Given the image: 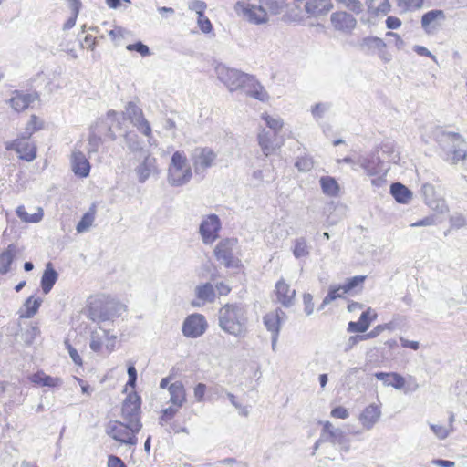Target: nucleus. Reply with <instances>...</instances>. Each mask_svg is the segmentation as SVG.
<instances>
[{
	"instance_id": "f257e3e1",
	"label": "nucleus",
	"mask_w": 467,
	"mask_h": 467,
	"mask_svg": "<svg viewBox=\"0 0 467 467\" xmlns=\"http://www.w3.org/2000/svg\"><path fill=\"white\" fill-rule=\"evenodd\" d=\"M126 312V306L105 296L90 298L87 317L98 324L114 321Z\"/></svg>"
},
{
	"instance_id": "f03ea898",
	"label": "nucleus",
	"mask_w": 467,
	"mask_h": 467,
	"mask_svg": "<svg viewBox=\"0 0 467 467\" xmlns=\"http://www.w3.org/2000/svg\"><path fill=\"white\" fill-rule=\"evenodd\" d=\"M246 316L244 306L226 304L219 310V326L226 333L234 337H244L246 333Z\"/></svg>"
},
{
	"instance_id": "7ed1b4c3",
	"label": "nucleus",
	"mask_w": 467,
	"mask_h": 467,
	"mask_svg": "<svg viewBox=\"0 0 467 467\" xmlns=\"http://www.w3.org/2000/svg\"><path fill=\"white\" fill-rule=\"evenodd\" d=\"M142 427L120 420H110L105 427L106 434L119 445L133 448L138 444L137 435Z\"/></svg>"
},
{
	"instance_id": "20e7f679",
	"label": "nucleus",
	"mask_w": 467,
	"mask_h": 467,
	"mask_svg": "<svg viewBox=\"0 0 467 467\" xmlns=\"http://www.w3.org/2000/svg\"><path fill=\"white\" fill-rule=\"evenodd\" d=\"M192 177V167L183 151H175L168 167L167 181L174 187L187 184Z\"/></svg>"
},
{
	"instance_id": "39448f33",
	"label": "nucleus",
	"mask_w": 467,
	"mask_h": 467,
	"mask_svg": "<svg viewBox=\"0 0 467 467\" xmlns=\"http://www.w3.org/2000/svg\"><path fill=\"white\" fill-rule=\"evenodd\" d=\"M437 140L444 150L452 154L453 163H457L466 158V143L460 134L440 131L437 134Z\"/></svg>"
},
{
	"instance_id": "423d86ee",
	"label": "nucleus",
	"mask_w": 467,
	"mask_h": 467,
	"mask_svg": "<svg viewBox=\"0 0 467 467\" xmlns=\"http://www.w3.org/2000/svg\"><path fill=\"white\" fill-rule=\"evenodd\" d=\"M358 49L367 56H378L384 63H389L392 59L391 54L387 50V44L378 36L363 37L358 43Z\"/></svg>"
},
{
	"instance_id": "0eeeda50",
	"label": "nucleus",
	"mask_w": 467,
	"mask_h": 467,
	"mask_svg": "<svg viewBox=\"0 0 467 467\" xmlns=\"http://www.w3.org/2000/svg\"><path fill=\"white\" fill-rule=\"evenodd\" d=\"M215 72L218 79L223 83L231 92L242 88L248 78V74L235 68L228 67L225 65H218L215 67Z\"/></svg>"
},
{
	"instance_id": "6e6552de",
	"label": "nucleus",
	"mask_w": 467,
	"mask_h": 467,
	"mask_svg": "<svg viewBox=\"0 0 467 467\" xmlns=\"http://www.w3.org/2000/svg\"><path fill=\"white\" fill-rule=\"evenodd\" d=\"M191 161L196 175H203L214 165L217 154L209 147H196L191 152Z\"/></svg>"
},
{
	"instance_id": "1a4fd4ad",
	"label": "nucleus",
	"mask_w": 467,
	"mask_h": 467,
	"mask_svg": "<svg viewBox=\"0 0 467 467\" xmlns=\"http://www.w3.org/2000/svg\"><path fill=\"white\" fill-rule=\"evenodd\" d=\"M140 398L137 393L129 394L121 407L120 420L142 427Z\"/></svg>"
},
{
	"instance_id": "9d476101",
	"label": "nucleus",
	"mask_w": 467,
	"mask_h": 467,
	"mask_svg": "<svg viewBox=\"0 0 467 467\" xmlns=\"http://www.w3.org/2000/svg\"><path fill=\"white\" fill-rule=\"evenodd\" d=\"M221 221L216 214H209L202 220L199 234L205 244H213L219 237Z\"/></svg>"
},
{
	"instance_id": "9b49d317",
	"label": "nucleus",
	"mask_w": 467,
	"mask_h": 467,
	"mask_svg": "<svg viewBox=\"0 0 467 467\" xmlns=\"http://www.w3.org/2000/svg\"><path fill=\"white\" fill-rule=\"evenodd\" d=\"M236 243V239L227 238L220 241L215 246L216 259L226 267H234L238 265V261L234 257V248Z\"/></svg>"
},
{
	"instance_id": "f8f14e48",
	"label": "nucleus",
	"mask_w": 467,
	"mask_h": 467,
	"mask_svg": "<svg viewBox=\"0 0 467 467\" xmlns=\"http://www.w3.org/2000/svg\"><path fill=\"white\" fill-rule=\"evenodd\" d=\"M137 180L140 183H144L150 176L159 173L157 159L149 152H143L142 160L134 169Z\"/></svg>"
},
{
	"instance_id": "ddd939ff",
	"label": "nucleus",
	"mask_w": 467,
	"mask_h": 467,
	"mask_svg": "<svg viewBox=\"0 0 467 467\" xmlns=\"http://www.w3.org/2000/svg\"><path fill=\"white\" fill-rule=\"evenodd\" d=\"M5 148L7 150H15L18 154V157L26 161H32L36 157V146L26 140V137L16 139L12 141H6Z\"/></svg>"
},
{
	"instance_id": "4468645a",
	"label": "nucleus",
	"mask_w": 467,
	"mask_h": 467,
	"mask_svg": "<svg viewBox=\"0 0 467 467\" xmlns=\"http://www.w3.org/2000/svg\"><path fill=\"white\" fill-rule=\"evenodd\" d=\"M235 10L242 13L243 16L250 23L255 25L266 23L268 20L266 10L261 5H246L238 2Z\"/></svg>"
},
{
	"instance_id": "2eb2a0df",
	"label": "nucleus",
	"mask_w": 467,
	"mask_h": 467,
	"mask_svg": "<svg viewBox=\"0 0 467 467\" xmlns=\"http://www.w3.org/2000/svg\"><path fill=\"white\" fill-rule=\"evenodd\" d=\"M330 22L336 31L345 35H350L357 26V19L346 11L332 13Z\"/></svg>"
},
{
	"instance_id": "dca6fc26",
	"label": "nucleus",
	"mask_w": 467,
	"mask_h": 467,
	"mask_svg": "<svg viewBox=\"0 0 467 467\" xmlns=\"http://www.w3.org/2000/svg\"><path fill=\"white\" fill-rule=\"evenodd\" d=\"M207 328L205 317L201 314L189 316L182 324V333L187 337L196 338L202 336Z\"/></svg>"
},
{
	"instance_id": "f3484780",
	"label": "nucleus",
	"mask_w": 467,
	"mask_h": 467,
	"mask_svg": "<svg viewBox=\"0 0 467 467\" xmlns=\"http://www.w3.org/2000/svg\"><path fill=\"white\" fill-rule=\"evenodd\" d=\"M442 10L434 9L425 13L421 17V26L427 34H434L445 20Z\"/></svg>"
},
{
	"instance_id": "a211bd4d",
	"label": "nucleus",
	"mask_w": 467,
	"mask_h": 467,
	"mask_svg": "<svg viewBox=\"0 0 467 467\" xmlns=\"http://www.w3.org/2000/svg\"><path fill=\"white\" fill-rule=\"evenodd\" d=\"M71 170L75 175L86 178L90 172V163L85 154L78 149H74L70 158Z\"/></svg>"
},
{
	"instance_id": "6ab92c4d",
	"label": "nucleus",
	"mask_w": 467,
	"mask_h": 467,
	"mask_svg": "<svg viewBox=\"0 0 467 467\" xmlns=\"http://www.w3.org/2000/svg\"><path fill=\"white\" fill-rule=\"evenodd\" d=\"M381 417L380 407L377 404H369L359 414L358 420L367 431L371 430Z\"/></svg>"
},
{
	"instance_id": "aec40b11",
	"label": "nucleus",
	"mask_w": 467,
	"mask_h": 467,
	"mask_svg": "<svg viewBox=\"0 0 467 467\" xmlns=\"http://www.w3.org/2000/svg\"><path fill=\"white\" fill-rule=\"evenodd\" d=\"M38 99L37 93H24L18 90L13 92L9 99L10 106L17 112L26 109L32 103Z\"/></svg>"
},
{
	"instance_id": "412c9836",
	"label": "nucleus",
	"mask_w": 467,
	"mask_h": 467,
	"mask_svg": "<svg viewBox=\"0 0 467 467\" xmlns=\"http://www.w3.org/2000/svg\"><path fill=\"white\" fill-rule=\"evenodd\" d=\"M275 295L277 301L285 307H289L295 303L296 290L291 288L284 279H280L275 284Z\"/></svg>"
},
{
	"instance_id": "4be33fe9",
	"label": "nucleus",
	"mask_w": 467,
	"mask_h": 467,
	"mask_svg": "<svg viewBox=\"0 0 467 467\" xmlns=\"http://www.w3.org/2000/svg\"><path fill=\"white\" fill-rule=\"evenodd\" d=\"M357 163L365 171L368 176H376L381 171V161L377 153L360 156Z\"/></svg>"
},
{
	"instance_id": "5701e85b",
	"label": "nucleus",
	"mask_w": 467,
	"mask_h": 467,
	"mask_svg": "<svg viewBox=\"0 0 467 467\" xmlns=\"http://www.w3.org/2000/svg\"><path fill=\"white\" fill-rule=\"evenodd\" d=\"M242 88H244L246 95L260 101H265L268 99V94L264 87L252 75L248 74V78Z\"/></svg>"
},
{
	"instance_id": "b1692460",
	"label": "nucleus",
	"mask_w": 467,
	"mask_h": 467,
	"mask_svg": "<svg viewBox=\"0 0 467 467\" xmlns=\"http://www.w3.org/2000/svg\"><path fill=\"white\" fill-rule=\"evenodd\" d=\"M321 438L333 444H342L345 441V434L340 428L335 427L329 421H326L323 424Z\"/></svg>"
},
{
	"instance_id": "393cba45",
	"label": "nucleus",
	"mask_w": 467,
	"mask_h": 467,
	"mask_svg": "<svg viewBox=\"0 0 467 467\" xmlns=\"http://www.w3.org/2000/svg\"><path fill=\"white\" fill-rule=\"evenodd\" d=\"M376 317L377 314L368 308L360 315V317L357 322L351 321L348 323V331L364 333L369 327L371 321L376 319Z\"/></svg>"
},
{
	"instance_id": "a878e982",
	"label": "nucleus",
	"mask_w": 467,
	"mask_h": 467,
	"mask_svg": "<svg viewBox=\"0 0 467 467\" xmlns=\"http://www.w3.org/2000/svg\"><path fill=\"white\" fill-rule=\"evenodd\" d=\"M286 316L281 309L267 313L264 317V324L268 331L273 333H279L280 325L285 319Z\"/></svg>"
},
{
	"instance_id": "bb28decb",
	"label": "nucleus",
	"mask_w": 467,
	"mask_h": 467,
	"mask_svg": "<svg viewBox=\"0 0 467 467\" xmlns=\"http://www.w3.org/2000/svg\"><path fill=\"white\" fill-rule=\"evenodd\" d=\"M195 296L201 302H192V306H200L206 302H213L215 299V290L211 283L199 285L195 287Z\"/></svg>"
},
{
	"instance_id": "cd10ccee",
	"label": "nucleus",
	"mask_w": 467,
	"mask_h": 467,
	"mask_svg": "<svg viewBox=\"0 0 467 467\" xmlns=\"http://www.w3.org/2000/svg\"><path fill=\"white\" fill-rule=\"evenodd\" d=\"M170 394V402H171L177 408L182 407L186 401V391L183 384L181 381L171 383L168 387Z\"/></svg>"
},
{
	"instance_id": "c85d7f7f",
	"label": "nucleus",
	"mask_w": 467,
	"mask_h": 467,
	"mask_svg": "<svg viewBox=\"0 0 467 467\" xmlns=\"http://www.w3.org/2000/svg\"><path fill=\"white\" fill-rule=\"evenodd\" d=\"M332 8L330 0H309L305 3V10L313 16L326 14Z\"/></svg>"
},
{
	"instance_id": "c756f323",
	"label": "nucleus",
	"mask_w": 467,
	"mask_h": 467,
	"mask_svg": "<svg viewBox=\"0 0 467 467\" xmlns=\"http://www.w3.org/2000/svg\"><path fill=\"white\" fill-rule=\"evenodd\" d=\"M375 377L386 386H391L396 389H402L405 387L404 378L398 373L377 372Z\"/></svg>"
},
{
	"instance_id": "7c9ffc66",
	"label": "nucleus",
	"mask_w": 467,
	"mask_h": 467,
	"mask_svg": "<svg viewBox=\"0 0 467 467\" xmlns=\"http://www.w3.org/2000/svg\"><path fill=\"white\" fill-rule=\"evenodd\" d=\"M17 254V248L15 244H9L5 250L0 254V274L5 275L10 271V266Z\"/></svg>"
},
{
	"instance_id": "2f4dec72",
	"label": "nucleus",
	"mask_w": 467,
	"mask_h": 467,
	"mask_svg": "<svg viewBox=\"0 0 467 467\" xmlns=\"http://www.w3.org/2000/svg\"><path fill=\"white\" fill-rule=\"evenodd\" d=\"M390 193L399 203L407 204L412 199L411 191L400 182L391 184Z\"/></svg>"
},
{
	"instance_id": "473e14b6",
	"label": "nucleus",
	"mask_w": 467,
	"mask_h": 467,
	"mask_svg": "<svg viewBox=\"0 0 467 467\" xmlns=\"http://www.w3.org/2000/svg\"><path fill=\"white\" fill-rule=\"evenodd\" d=\"M257 140L265 156L267 157L275 151L276 146L274 143L273 135L269 131L263 129L257 136Z\"/></svg>"
},
{
	"instance_id": "72a5a7b5",
	"label": "nucleus",
	"mask_w": 467,
	"mask_h": 467,
	"mask_svg": "<svg viewBox=\"0 0 467 467\" xmlns=\"http://www.w3.org/2000/svg\"><path fill=\"white\" fill-rule=\"evenodd\" d=\"M57 271L48 264L41 277V287L44 294H48L57 280Z\"/></svg>"
},
{
	"instance_id": "f704fd0d",
	"label": "nucleus",
	"mask_w": 467,
	"mask_h": 467,
	"mask_svg": "<svg viewBox=\"0 0 467 467\" xmlns=\"http://www.w3.org/2000/svg\"><path fill=\"white\" fill-rule=\"evenodd\" d=\"M368 10L374 16H386L391 10L389 0H366Z\"/></svg>"
},
{
	"instance_id": "c9c22d12",
	"label": "nucleus",
	"mask_w": 467,
	"mask_h": 467,
	"mask_svg": "<svg viewBox=\"0 0 467 467\" xmlns=\"http://www.w3.org/2000/svg\"><path fill=\"white\" fill-rule=\"evenodd\" d=\"M43 300L40 297L29 296L24 303V311L20 313L22 318H31L38 311Z\"/></svg>"
},
{
	"instance_id": "e433bc0d",
	"label": "nucleus",
	"mask_w": 467,
	"mask_h": 467,
	"mask_svg": "<svg viewBox=\"0 0 467 467\" xmlns=\"http://www.w3.org/2000/svg\"><path fill=\"white\" fill-rule=\"evenodd\" d=\"M96 211V205L93 203L77 224L76 231L78 234L88 231L95 221Z\"/></svg>"
},
{
	"instance_id": "4c0bfd02",
	"label": "nucleus",
	"mask_w": 467,
	"mask_h": 467,
	"mask_svg": "<svg viewBox=\"0 0 467 467\" xmlns=\"http://www.w3.org/2000/svg\"><path fill=\"white\" fill-rule=\"evenodd\" d=\"M323 193L328 196H337L339 192V185L335 178L323 176L319 180Z\"/></svg>"
},
{
	"instance_id": "58836bf2",
	"label": "nucleus",
	"mask_w": 467,
	"mask_h": 467,
	"mask_svg": "<svg viewBox=\"0 0 467 467\" xmlns=\"http://www.w3.org/2000/svg\"><path fill=\"white\" fill-rule=\"evenodd\" d=\"M16 215L25 223H39L43 219V210L42 208L38 207L37 212L32 214H29L26 209L25 206L19 205L16 208Z\"/></svg>"
},
{
	"instance_id": "ea45409f",
	"label": "nucleus",
	"mask_w": 467,
	"mask_h": 467,
	"mask_svg": "<svg viewBox=\"0 0 467 467\" xmlns=\"http://www.w3.org/2000/svg\"><path fill=\"white\" fill-rule=\"evenodd\" d=\"M310 254V246L305 237H298L294 241L293 254L296 259L306 257Z\"/></svg>"
},
{
	"instance_id": "a19ab883",
	"label": "nucleus",
	"mask_w": 467,
	"mask_h": 467,
	"mask_svg": "<svg viewBox=\"0 0 467 467\" xmlns=\"http://www.w3.org/2000/svg\"><path fill=\"white\" fill-rule=\"evenodd\" d=\"M429 426L434 436L440 441L447 439L455 430L454 427H448L440 423L429 422Z\"/></svg>"
},
{
	"instance_id": "79ce46f5",
	"label": "nucleus",
	"mask_w": 467,
	"mask_h": 467,
	"mask_svg": "<svg viewBox=\"0 0 467 467\" xmlns=\"http://www.w3.org/2000/svg\"><path fill=\"white\" fill-rule=\"evenodd\" d=\"M30 379L34 383L47 387H55L60 382L59 379L47 376L44 373H35Z\"/></svg>"
},
{
	"instance_id": "37998d69",
	"label": "nucleus",
	"mask_w": 467,
	"mask_h": 467,
	"mask_svg": "<svg viewBox=\"0 0 467 467\" xmlns=\"http://www.w3.org/2000/svg\"><path fill=\"white\" fill-rule=\"evenodd\" d=\"M124 115L134 124L143 118V113L140 108L135 103L129 102L125 108Z\"/></svg>"
},
{
	"instance_id": "c03bdc74",
	"label": "nucleus",
	"mask_w": 467,
	"mask_h": 467,
	"mask_svg": "<svg viewBox=\"0 0 467 467\" xmlns=\"http://www.w3.org/2000/svg\"><path fill=\"white\" fill-rule=\"evenodd\" d=\"M262 119L265 121L267 127L274 131V135H276L284 126L283 119L278 116H271L265 113L262 115Z\"/></svg>"
},
{
	"instance_id": "a18cd8bd",
	"label": "nucleus",
	"mask_w": 467,
	"mask_h": 467,
	"mask_svg": "<svg viewBox=\"0 0 467 467\" xmlns=\"http://www.w3.org/2000/svg\"><path fill=\"white\" fill-rule=\"evenodd\" d=\"M124 140L130 152L136 153L142 150L141 142L136 134L127 133L124 136Z\"/></svg>"
},
{
	"instance_id": "49530a36",
	"label": "nucleus",
	"mask_w": 467,
	"mask_h": 467,
	"mask_svg": "<svg viewBox=\"0 0 467 467\" xmlns=\"http://www.w3.org/2000/svg\"><path fill=\"white\" fill-rule=\"evenodd\" d=\"M366 279V275H356L352 278H349L346 281L344 285H341L342 293H350L353 289L361 285Z\"/></svg>"
},
{
	"instance_id": "de8ad7c7",
	"label": "nucleus",
	"mask_w": 467,
	"mask_h": 467,
	"mask_svg": "<svg viewBox=\"0 0 467 467\" xmlns=\"http://www.w3.org/2000/svg\"><path fill=\"white\" fill-rule=\"evenodd\" d=\"M331 104L328 102H319L311 108V114L316 120L321 119L330 109Z\"/></svg>"
},
{
	"instance_id": "09e8293b",
	"label": "nucleus",
	"mask_w": 467,
	"mask_h": 467,
	"mask_svg": "<svg viewBox=\"0 0 467 467\" xmlns=\"http://www.w3.org/2000/svg\"><path fill=\"white\" fill-rule=\"evenodd\" d=\"M346 293H342L341 285L338 286H330L327 295L323 299L321 308L330 304L332 301L336 300L337 298H341L344 296Z\"/></svg>"
},
{
	"instance_id": "8fccbe9b",
	"label": "nucleus",
	"mask_w": 467,
	"mask_h": 467,
	"mask_svg": "<svg viewBox=\"0 0 467 467\" xmlns=\"http://www.w3.org/2000/svg\"><path fill=\"white\" fill-rule=\"evenodd\" d=\"M260 5L265 7L267 12L271 14H278L283 8V0H260Z\"/></svg>"
},
{
	"instance_id": "3c124183",
	"label": "nucleus",
	"mask_w": 467,
	"mask_h": 467,
	"mask_svg": "<svg viewBox=\"0 0 467 467\" xmlns=\"http://www.w3.org/2000/svg\"><path fill=\"white\" fill-rule=\"evenodd\" d=\"M338 4L351 12L358 15L363 11V5L360 0H336Z\"/></svg>"
},
{
	"instance_id": "603ef678",
	"label": "nucleus",
	"mask_w": 467,
	"mask_h": 467,
	"mask_svg": "<svg viewBox=\"0 0 467 467\" xmlns=\"http://www.w3.org/2000/svg\"><path fill=\"white\" fill-rule=\"evenodd\" d=\"M398 6L402 11H411L419 9L423 5V0H397Z\"/></svg>"
},
{
	"instance_id": "864d4df0",
	"label": "nucleus",
	"mask_w": 467,
	"mask_h": 467,
	"mask_svg": "<svg viewBox=\"0 0 467 467\" xmlns=\"http://www.w3.org/2000/svg\"><path fill=\"white\" fill-rule=\"evenodd\" d=\"M314 165V161L311 157L309 156H303L297 158L295 166L298 169L299 171H309Z\"/></svg>"
},
{
	"instance_id": "5fc2aeb1",
	"label": "nucleus",
	"mask_w": 467,
	"mask_h": 467,
	"mask_svg": "<svg viewBox=\"0 0 467 467\" xmlns=\"http://www.w3.org/2000/svg\"><path fill=\"white\" fill-rule=\"evenodd\" d=\"M105 337L104 334L100 335V333L97 330L91 332V338L89 347L94 352H99L102 348V338Z\"/></svg>"
},
{
	"instance_id": "6e6d98bb",
	"label": "nucleus",
	"mask_w": 467,
	"mask_h": 467,
	"mask_svg": "<svg viewBox=\"0 0 467 467\" xmlns=\"http://www.w3.org/2000/svg\"><path fill=\"white\" fill-rule=\"evenodd\" d=\"M42 128V122L38 119L36 115H32L30 120L26 127V138H29L35 131Z\"/></svg>"
},
{
	"instance_id": "4d7b16f0",
	"label": "nucleus",
	"mask_w": 467,
	"mask_h": 467,
	"mask_svg": "<svg viewBox=\"0 0 467 467\" xmlns=\"http://www.w3.org/2000/svg\"><path fill=\"white\" fill-rule=\"evenodd\" d=\"M391 327H392L391 323L378 325L370 332L361 335V336L363 337V340H367L368 338H374V337H378L379 334H381L384 330L391 329Z\"/></svg>"
},
{
	"instance_id": "13d9d810",
	"label": "nucleus",
	"mask_w": 467,
	"mask_h": 467,
	"mask_svg": "<svg viewBox=\"0 0 467 467\" xmlns=\"http://www.w3.org/2000/svg\"><path fill=\"white\" fill-rule=\"evenodd\" d=\"M197 24L200 30L204 34L211 33L213 30L212 23L210 19L204 16V13L198 16Z\"/></svg>"
},
{
	"instance_id": "bf43d9fd",
	"label": "nucleus",
	"mask_w": 467,
	"mask_h": 467,
	"mask_svg": "<svg viewBox=\"0 0 467 467\" xmlns=\"http://www.w3.org/2000/svg\"><path fill=\"white\" fill-rule=\"evenodd\" d=\"M129 51H136L140 53L142 57H146L150 55V51L148 46L144 45L142 42L139 41L134 44H129L126 47Z\"/></svg>"
},
{
	"instance_id": "052dcab7",
	"label": "nucleus",
	"mask_w": 467,
	"mask_h": 467,
	"mask_svg": "<svg viewBox=\"0 0 467 467\" xmlns=\"http://www.w3.org/2000/svg\"><path fill=\"white\" fill-rule=\"evenodd\" d=\"M206 8L207 5L204 1L190 0L188 2V9L195 12L197 16L203 14Z\"/></svg>"
},
{
	"instance_id": "680f3d73",
	"label": "nucleus",
	"mask_w": 467,
	"mask_h": 467,
	"mask_svg": "<svg viewBox=\"0 0 467 467\" xmlns=\"http://www.w3.org/2000/svg\"><path fill=\"white\" fill-rule=\"evenodd\" d=\"M133 125L136 126L137 129L139 130V131H140L146 137L150 136L151 128H150V123L146 120V119L144 117L140 119V120L135 122Z\"/></svg>"
},
{
	"instance_id": "e2e57ef3",
	"label": "nucleus",
	"mask_w": 467,
	"mask_h": 467,
	"mask_svg": "<svg viewBox=\"0 0 467 467\" xmlns=\"http://www.w3.org/2000/svg\"><path fill=\"white\" fill-rule=\"evenodd\" d=\"M101 142V138L92 132L88 137V152H97Z\"/></svg>"
},
{
	"instance_id": "0e129e2a",
	"label": "nucleus",
	"mask_w": 467,
	"mask_h": 467,
	"mask_svg": "<svg viewBox=\"0 0 467 467\" xmlns=\"http://www.w3.org/2000/svg\"><path fill=\"white\" fill-rule=\"evenodd\" d=\"M177 412H178L177 408L169 407V408L164 409L162 410V414L160 418V424L163 425L164 422H167L170 420H171L176 415Z\"/></svg>"
},
{
	"instance_id": "69168bd1",
	"label": "nucleus",
	"mask_w": 467,
	"mask_h": 467,
	"mask_svg": "<svg viewBox=\"0 0 467 467\" xmlns=\"http://www.w3.org/2000/svg\"><path fill=\"white\" fill-rule=\"evenodd\" d=\"M206 392V385L203 383H198L193 389L195 400L197 402L203 401V398Z\"/></svg>"
},
{
	"instance_id": "338daca9",
	"label": "nucleus",
	"mask_w": 467,
	"mask_h": 467,
	"mask_svg": "<svg viewBox=\"0 0 467 467\" xmlns=\"http://www.w3.org/2000/svg\"><path fill=\"white\" fill-rule=\"evenodd\" d=\"M330 415L333 418L345 420L348 418L349 412L346 408L338 406L331 410Z\"/></svg>"
},
{
	"instance_id": "774afa93",
	"label": "nucleus",
	"mask_w": 467,
	"mask_h": 467,
	"mask_svg": "<svg viewBox=\"0 0 467 467\" xmlns=\"http://www.w3.org/2000/svg\"><path fill=\"white\" fill-rule=\"evenodd\" d=\"M360 341H363L361 335L351 336L345 344L344 351L348 352Z\"/></svg>"
}]
</instances>
